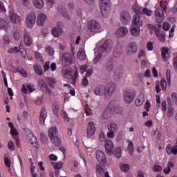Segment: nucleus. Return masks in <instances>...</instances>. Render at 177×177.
<instances>
[{
    "label": "nucleus",
    "instance_id": "nucleus-1",
    "mask_svg": "<svg viewBox=\"0 0 177 177\" xmlns=\"http://www.w3.org/2000/svg\"><path fill=\"white\" fill-rule=\"evenodd\" d=\"M133 12L136 15H134L132 19V26L142 27V26H143V20L140 18V16H142V7L134 6Z\"/></svg>",
    "mask_w": 177,
    "mask_h": 177
},
{
    "label": "nucleus",
    "instance_id": "nucleus-2",
    "mask_svg": "<svg viewBox=\"0 0 177 177\" xmlns=\"http://www.w3.org/2000/svg\"><path fill=\"white\" fill-rule=\"evenodd\" d=\"M110 0H100L101 13L104 17H109L111 13V8L110 7Z\"/></svg>",
    "mask_w": 177,
    "mask_h": 177
},
{
    "label": "nucleus",
    "instance_id": "nucleus-3",
    "mask_svg": "<svg viewBox=\"0 0 177 177\" xmlns=\"http://www.w3.org/2000/svg\"><path fill=\"white\" fill-rule=\"evenodd\" d=\"M88 30L90 32H93V34H99V32L103 31L102 25L96 20H91L88 22Z\"/></svg>",
    "mask_w": 177,
    "mask_h": 177
},
{
    "label": "nucleus",
    "instance_id": "nucleus-4",
    "mask_svg": "<svg viewBox=\"0 0 177 177\" xmlns=\"http://www.w3.org/2000/svg\"><path fill=\"white\" fill-rule=\"evenodd\" d=\"M63 77L64 78H66V80H71L73 85H75V82H77V80H78V77H80L78 69L76 68L74 73L71 70H66L63 72Z\"/></svg>",
    "mask_w": 177,
    "mask_h": 177
},
{
    "label": "nucleus",
    "instance_id": "nucleus-5",
    "mask_svg": "<svg viewBox=\"0 0 177 177\" xmlns=\"http://www.w3.org/2000/svg\"><path fill=\"white\" fill-rule=\"evenodd\" d=\"M26 25L28 28H32L37 22V15L35 12L28 13L25 18Z\"/></svg>",
    "mask_w": 177,
    "mask_h": 177
},
{
    "label": "nucleus",
    "instance_id": "nucleus-6",
    "mask_svg": "<svg viewBox=\"0 0 177 177\" xmlns=\"http://www.w3.org/2000/svg\"><path fill=\"white\" fill-rule=\"evenodd\" d=\"M112 49L113 41L109 39L104 42L103 44L98 48V52H100V53H103V52L109 53V52H111Z\"/></svg>",
    "mask_w": 177,
    "mask_h": 177
},
{
    "label": "nucleus",
    "instance_id": "nucleus-7",
    "mask_svg": "<svg viewBox=\"0 0 177 177\" xmlns=\"http://www.w3.org/2000/svg\"><path fill=\"white\" fill-rule=\"evenodd\" d=\"M120 20L124 26L129 24L131 21L132 20V17H131V13L128 10H123L120 13Z\"/></svg>",
    "mask_w": 177,
    "mask_h": 177
},
{
    "label": "nucleus",
    "instance_id": "nucleus-8",
    "mask_svg": "<svg viewBox=\"0 0 177 177\" xmlns=\"http://www.w3.org/2000/svg\"><path fill=\"white\" fill-rule=\"evenodd\" d=\"M116 88L117 86L114 82L108 83L105 86L106 97H111V96H113V95H114V92H115Z\"/></svg>",
    "mask_w": 177,
    "mask_h": 177
},
{
    "label": "nucleus",
    "instance_id": "nucleus-9",
    "mask_svg": "<svg viewBox=\"0 0 177 177\" xmlns=\"http://www.w3.org/2000/svg\"><path fill=\"white\" fill-rule=\"evenodd\" d=\"M74 60V55H72L69 53H66L62 55V63L64 66H70L73 64V61Z\"/></svg>",
    "mask_w": 177,
    "mask_h": 177
},
{
    "label": "nucleus",
    "instance_id": "nucleus-10",
    "mask_svg": "<svg viewBox=\"0 0 177 177\" xmlns=\"http://www.w3.org/2000/svg\"><path fill=\"white\" fill-rule=\"evenodd\" d=\"M9 17L12 24H21V17L15 12L10 10L9 12Z\"/></svg>",
    "mask_w": 177,
    "mask_h": 177
},
{
    "label": "nucleus",
    "instance_id": "nucleus-11",
    "mask_svg": "<svg viewBox=\"0 0 177 177\" xmlns=\"http://www.w3.org/2000/svg\"><path fill=\"white\" fill-rule=\"evenodd\" d=\"M126 52L128 55H133V53H136V52H138V44L135 41H132L127 44Z\"/></svg>",
    "mask_w": 177,
    "mask_h": 177
},
{
    "label": "nucleus",
    "instance_id": "nucleus-12",
    "mask_svg": "<svg viewBox=\"0 0 177 177\" xmlns=\"http://www.w3.org/2000/svg\"><path fill=\"white\" fill-rule=\"evenodd\" d=\"M96 160L100 164H107V158L104 152L97 150L95 153Z\"/></svg>",
    "mask_w": 177,
    "mask_h": 177
},
{
    "label": "nucleus",
    "instance_id": "nucleus-13",
    "mask_svg": "<svg viewBox=\"0 0 177 177\" xmlns=\"http://www.w3.org/2000/svg\"><path fill=\"white\" fill-rule=\"evenodd\" d=\"M155 16L157 23H162L165 16L164 15V10L157 8L155 11Z\"/></svg>",
    "mask_w": 177,
    "mask_h": 177
},
{
    "label": "nucleus",
    "instance_id": "nucleus-14",
    "mask_svg": "<svg viewBox=\"0 0 177 177\" xmlns=\"http://www.w3.org/2000/svg\"><path fill=\"white\" fill-rule=\"evenodd\" d=\"M93 92L95 95H97V96H104V97H106L105 86H102V85L97 86L94 88Z\"/></svg>",
    "mask_w": 177,
    "mask_h": 177
},
{
    "label": "nucleus",
    "instance_id": "nucleus-15",
    "mask_svg": "<svg viewBox=\"0 0 177 177\" xmlns=\"http://www.w3.org/2000/svg\"><path fill=\"white\" fill-rule=\"evenodd\" d=\"M129 30L128 28L125 26L119 28L115 32V36L118 38H124V37L127 36L128 34Z\"/></svg>",
    "mask_w": 177,
    "mask_h": 177
},
{
    "label": "nucleus",
    "instance_id": "nucleus-16",
    "mask_svg": "<svg viewBox=\"0 0 177 177\" xmlns=\"http://www.w3.org/2000/svg\"><path fill=\"white\" fill-rule=\"evenodd\" d=\"M135 99V95L131 91H126L124 92V100L125 103L129 104L133 102Z\"/></svg>",
    "mask_w": 177,
    "mask_h": 177
},
{
    "label": "nucleus",
    "instance_id": "nucleus-17",
    "mask_svg": "<svg viewBox=\"0 0 177 177\" xmlns=\"http://www.w3.org/2000/svg\"><path fill=\"white\" fill-rule=\"evenodd\" d=\"M105 150L106 151V154L109 156L113 155V152L114 151V144L111 140H106L105 143Z\"/></svg>",
    "mask_w": 177,
    "mask_h": 177
},
{
    "label": "nucleus",
    "instance_id": "nucleus-18",
    "mask_svg": "<svg viewBox=\"0 0 177 177\" xmlns=\"http://www.w3.org/2000/svg\"><path fill=\"white\" fill-rule=\"evenodd\" d=\"M106 110L110 111H115V113H120V111H122V108L118 106H115V102L112 101L109 103Z\"/></svg>",
    "mask_w": 177,
    "mask_h": 177
},
{
    "label": "nucleus",
    "instance_id": "nucleus-19",
    "mask_svg": "<svg viewBox=\"0 0 177 177\" xmlns=\"http://www.w3.org/2000/svg\"><path fill=\"white\" fill-rule=\"evenodd\" d=\"M57 27L58 28H53L51 31L52 35L55 38H58V37H60V35H62V34H63V29H62V28H60V22L57 23Z\"/></svg>",
    "mask_w": 177,
    "mask_h": 177
},
{
    "label": "nucleus",
    "instance_id": "nucleus-20",
    "mask_svg": "<svg viewBox=\"0 0 177 177\" xmlns=\"http://www.w3.org/2000/svg\"><path fill=\"white\" fill-rule=\"evenodd\" d=\"M46 19H48L46 15L44 13L39 14L37 19V26H44L45 24V21H46Z\"/></svg>",
    "mask_w": 177,
    "mask_h": 177
},
{
    "label": "nucleus",
    "instance_id": "nucleus-21",
    "mask_svg": "<svg viewBox=\"0 0 177 177\" xmlns=\"http://www.w3.org/2000/svg\"><path fill=\"white\" fill-rule=\"evenodd\" d=\"M161 56L165 62H167L169 57H171V53H169V49H168L167 47L162 48Z\"/></svg>",
    "mask_w": 177,
    "mask_h": 177
},
{
    "label": "nucleus",
    "instance_id": "nucleus-22",
    "mask_svg": "<svg viewBox=\"0 0 177 177\" xmlns=\"http://www.w3.org/2000/svg\"><path fill=\"white\" fill-rule=\"evenodd\" d=\"M95 123L92 122H88L86 131L88 136H93V135H95Z\"/></svg>",
    "mask_w": 177,
    "mask_h": 177
},
{
    "label": "nucleus",
    "instance_id": "nucleus-23",
    "mask_svg": "<svg viewBox=\"0 0 177 177\" xmlns=\"http://www.w3.org/2000/svg\"><path fill=\"white\" fill-rule=\"evenodd\" d=\"M166 151L169 156H171V154H174V156H176L177 145L172 147L171 144H169L166 147Z\"/></svg>",
    "mask_w": 177,
    "mask_h": 177
},
{
    "label": "nucleus",
    "instance_id": "nucleus-24",
    "mask_svg": "<svg viewBox=\"0 0 177 177\" xmlns=\"http://www.w3.org/2000/svg\"><path fill=\"white\" fill-rule=\"evenodd\" d=\"M122 55V46L118 44L114 47L113 55L114 57H120Z\"/></svg>",
    "mask_w": 177,
    "mask_h": 177
},
{
    "label": "nucleus",
    "instance_id": "nucleus-25",
    "mask_svg": "<svg viewBox=\"0 0 177 177\" xmlns=\"http://www.w3.org/2000/svg\"><path fill=\"white\" fill-rule=\"evenodd\" d=\"M47 115H48V113L46 112V109L43 108L40 112V116H39V122L41 125H45V120H46Z\"/></svg>",
    "mask_w": 177,
    "mask_h": 177
},
{
    "label": "nucleus",
    "instance_id": "nucleus-26",
    "mask_svg": "<svg viewBox=\"0 0 177 177\" xmlns=\"http://www.w3.org/2000/svg\"><path fill=\"white\" fill-rule=\"evenodd\" d=\"M24 42L26 46H31L32 45V37L30 34L25 33L24 35Z\"/></svg>",
    "mask_w": 177,
    "mask_h": 177
},
{
    "label": "nucleus",
    "instance_id": "nucleus-27",
    "mask_svg": "<svg viewBox=\"0 0 177 177\" xmlns=\"http://www.w3.org/2000/svg\"><path fill=\"white\" fill-rule=\"evenodd\" d=\"M130 34L133 35V37H139V35H140V27L132 25L130 28Z\"/></svg>",
    "mask_w": 177,
    "mask_h": 177
},
{
    "label": "nucleus",
    "instance_id": "nucleus-28",
    "mask_svg": "<svg viewBox=\"0 0 177 177\" xmlns=\"http://www.w3.org/2000/svg\"><path fill=\"white\" fill-rule=\"evenodd\" d=\"M127 143H129L127 145V150L129 154H130V156H133V153L135 152V148L133 147V142H132V141H131V140L129 139L127 140Z\"/></svg>",
    "mask_w": 177,
    "mask_h": 177
},
{
    "label": "nucleus",
    "instance_id": "nucleus-29",
    "mask_svg": "<svg viewBox=\"0 0 177 177\" xmlns=\"http://www.w3.org/2000/svg\"><path fill=\"white\" fill-rule=\"evenodd\" d=\"M57 10L58 12H59V13H62L65 19H67V20H70V15L66 12V8H64V6H59L57 8Z\"/></svg>",
    "mask_w": 177,
    "mask_h": 177
},
{
    "label": "nucleus",
    "instance_id": "nucleus-30",
    "mask_svg": "<svg viewBox=\"0 0 177 177\" xmlns=\"http://www.w3.org/2000/svg\"><path fill=\"white\" fill-rule=\"evenodd\" d=\"M175 164L173 162H169L167 165V167L163 169V173L165 175H169L171 172V168H174Z\"/></svg>",
    "mask_w": 177,
    "mask_h": 177
},
{
    "label": "nucleus",
    "instance_id": "nucleus-31",
    "mask_svg": "<svg viewBox=\"0 0 177 177\" xmlns=\"http://www.w3.org/2000/svg\"><path fill=\"white\" fill-rule=\"evenodd\" d=\"M48 136L50 138L57 136V128L56 127H52L48 130Z\"/></svg>",
    "mask_w": 177,
    "mask_h": 177
},
{
    "label": "nucleus",
    "instance_id": "nucleus-32",
    "mask_svg": "<svg viewBox=\"0 0 177 177\" xmlns=\"http://www.w3.org/2000/svg\"><path fill=\"white\" fill-rule=\"evenodd\" d=\"M114 75L117 78H121L122 75H124V68L122 67H118L115 70Z\"/></svg>",
    "mask_w": 177,
    "mask_h": 177
},
{
    "label": "nucleus",
    "instance_id": "nucleus-33",
    "mask_svg": "<svg viewBox=\"0 0 177 177\" xmlns=\"http://www.w3.org/2000/svg\"><path fill=\"white\" fill-rule=\"evenodd\" d=\"M32 3L37 9H42L44 8V0H32Z\"/></svg>",
    "mask_w": 177,
    "mask_h": 177
},
{
    "label": "nucleus",
    "instance_id": "nucleus-34",
    "mask_svg": "<svg viewBox=\"0 0 177 177\" xmlns=\"http://www.w3.org/2000/svg\"><path fill=\"white\" fill-rule=\"evenodd\" d=\"M33 68L35 70V73L37 74V75H42L44 71H42V67H41V65L35 64L33 66Z\"/></svg>",
    "mask_w": 177,
    "mask_h": 177
},
{
    "label": "nucleus",
    "instance_id": "nucleus-35",
    "mask_svg": "<svg viewBox=\"0 0 177 177\" xmlns=\"http://www.w3.org/2000/svg\"><path fill=\"white\" fill-rule=\"evenodd\" d=\"M8 127L10 129V133L12 137L17 136L19 135V132H17V130L15 128V125H13V123L9 122L8 123Z\"/></svg>",
    "mask_w": 177,
    "mask_h": 177
},
{
    "label": "nucleus",
    "instance_id": "nucleus-36",
    "mask_svg": "<svg viewBox=\"0 0 177 177\" xmlns=\"http://www.w3.org/2000/svg\"><path fill=\"white\" fill-rule=\"evenodd\" d=\"M108 129L112 132H117V131H118V125H117L115 122H111L110 124L108 125Z\"/></svg>",
    "mask_w": 177,
    "mask_h": 177
},
{
    "label": "nucleus",
    "instance_id": "nucleus-37",
    "mask_svg": "<svg viewBox=\"0 0 177 177\" xmlns=\"http://www.w3.org/2000/svg\"><path fill=\"white\" fill-rule=\"evenodd\" d=\"M77 57L80 60H85L86 59V54H85V50L84 49L80 48L77 53Z\"/></svg>",
    "mask_w": 177,
    "mask_h": 177
},
{
    "label": "nucleus",
    "instance_id": "nucleus-38",
    "mask_svg": "<svg viewBox=\"0 0 177 177\" xmlns=\"http://www.w3.org/2000/svg\"><path fill=\"white\" fill-rule=\"evenodd\" d=\"M46 82L49 85L50 88H53L56 84V79L53 77H47L46 78Z\"/></svg>",
    "mask_w": 177,
    "mask_h": 177
},
{
    "label": "nucleus",
    "instance_id": "nucleus-39",
    "mask_svg": "<svg viewBox=\"0 0 177 177\" xmlns=\"http://www.w3.org/2000/svg\"><path fill=\"white\" fill-rule=\"evenodd\" d=\"M50 139L52 143H53V145H55V146H60V145H62V140H60V138H59L57 136L52 137Z\"/></svg>",
    "mask_w": 177,
    "mask_h": 177
},
{
    "label": "nucleus",
    "instance_id": "nucleus-40",
    "mask_svg": "<svg viewBox=\"0 0 177 177\" xmlns=\"http://www.w3.org/2000/svg\"><path fill=\"white\" fill-rule=\"evenodd\" d=\"M8 27H9V24L6 22V21H5L4 19H0V28L1 30H5V31H6Z\"/></svg>",
    "mask_w": 177,
    "mask_h": 177
},
{
    "label": "nucleus",
    "instance_id": "nucleus-41",
    "mask_svg": "<svg viewBox=\"0 0 177 177\" xmlns=\"http://www.w3.org/2000/svg\"><path fill=\"white\" fill-rule=\"evenodd\" d=\"M143 102H145V95L141 94L136 100V105L138 106H142V104H143Z\"/></svg>",
    "mask_w": 177,
    "mask_h": 177
},
{
    "label": "nucleus",
    "instance_id": "nucleus-42",
    "mask_svg": "<svg viewBox=\"0 0 177 177\" xmlns=\"http://www.w3.org/2000/svg\"><path fill=\"white\" fill-rule=\"evenodd\" d=\"M106 68L107 71H113L114 68V61L110 60L106 62Z\"/></svg>",
    "mask_w": 177,
    "mask_h": 177
},
{
    "label": "nucleus",
    "instance_id": "nucleus-43",
    "mask_svg": "<svg viewBox=\"0 0 177 177\" xmlns=\"http://www.w3.org/2000/svg\"><path fill=\"white\" fill-rule=\"evenodd\" d=\"M155 34L160 42H165V35L164 33L160 32V30H158Z\"/></svg>",
    "mask_w": 177,
    "mask_h": 177
},
{
    "label": "nucleus",
    "instance_id": "nucleus-44",
    "mask_svg": "<svg viewBox=\"0 0 177 177\" xmlns=\"http://www.w3.org/2000/svg\"><path fill=\"white\" fill-rule=\"evenodd\" d=\"M148 30L150 31V34L153 35V32H155V34L158 31V28H156L153 25H151V24H147Z\"/></svg>",
    "mask_w": 177,
    "mask_h": 177
},
{
    "label": "nucleus",
    "instance_id": "nucleus-45",
    "mask_svg": "<svg viewBox=\"0 0 177 177\" xmlns=\"http://www.w3.org/2000/svg\"><path fill=\"white\" fill-rule=\"evenodd\" d=\"M96 172L99 175H103L104 174V169H103V167L102 165L97 164L95 166Z\"/></svg>",
    "mask_w": 177,
    "mask_h": 177
},
{
    "label": "nucleus",
    "instance_id": "nucleus-46",
    "mask_svg": "<svg viewBox=\"0 0 177 177\" xmlns=\"http://www.w3.org/2000/svg\"><path fill=\"white\" fill-rule=\"evenodd\" d=\"M142 12L143 13V15H145V16H151V15H153V11L150 9H148L147 8H142V10H141V15H142Z\"/></svg>",
    "mask_w": 177,
    "mask_h": 177
},
{
    "label": "nucleus",
    "instance_id": "nucleus-47",
    "mask_svg": "<svg viewBox=\"0 0 177 177\" xmlns=\"http://www.w3.org/2000/svg\"><path fill=\"white\" fill-rule=\"evenodd\" d=\"M167 5H168V3L167 2V0H160V6L159 9H162V10H167Z\"/></svg>",
    "mask_w": 177,
    "mask_h": 177
},
{
    "label": "nucleus",
    "instance_id": "nucleus-48",
    "mask_svg": "<svg viewBox=\"0 0 177 177\" xmlns=\"http://www.w3.org/2000/svg\"><path fill=\"white\" fill-rule=\"evenodd\" d=\"M30 142L34 147L38 148V142L37 141V138L35 136L32 135Z\"/></svg>",
    "mask_w": 177,
    "mask_h": 177
},
{
    "label": "nucleus",
    "instance_id": "nucleus-49",
    "mask_svg": "<svg viewBox=\"0 0 177 177\" xmlns=\"http://www.w3.org/2000/svg\"><path fill=\"white\" fill-rule=\"evenodd\" d=\"M166 77L168 86L171 87V70L167 69L166 72Z\"/></svg>",
    "mask_w": 177,
    "mask_h": 177
},
{
    "label": "nucleus",
    "instance_id": "nucleus-50",
    "mask_svg": "<svg viewBox=\"0 0 177 177\" xmlns=\"http://www.w3.org/2000/svg\"><path fill=\"white\" fill-rule=\"evenodd\" d=\"M45 50L47 52V53H48L50 56H53L55 55V50H53L50 46H47L45 48Z\"/></svg>",
    "mask_w": 177,
    "mask_h": 177
},
{
    "label": "nucleus",
    "instance_id": "nucleus-51",
    "mask_svg": "<svg viewBox=\"0 0 177 177\" xmlns=\"http://www.w3.org/2000/svg\"><path fill=\"white\" fill-rule=\"evenodd\" d=\"M17 72L19 73L23 77L27 78L28 73L23 68H17Z\"/></svg>",
    "mask_w": 177,
    "mask_h": 177
},
{
    "label": "nucleus",
    "instance_id": "nucleus-52",
    "mask_svg": "<svg viewBox=\"0 0 177 177\" xmlns=\"http://www.w3.org/2000/svg\"><path fill=\"white\" fill-rule=\"evenodd\" d=\"M120 168L121 171H123V172H128V171H129L130 167L128 164H122L120 165Z\"/></svg>",
    "mask_w": 177,
    "mask_h": 177
},
{
    "label": "nucleus",
    "instance_id": "nucleus-53",
    "mask_svg": "<svg viewBox=\"0 0 177 177\" xmlns=\"http://www.w3.org/2000/svg\"><path fill=\"white\" fill-rule=\"evenodd\" d=\"M35 56L37 60H39V62H44V56H42V54H41V53L38 51H35Z\"/></svg>",
    "mask_w": 177,
    "mask_h": 177
},
{
    "label": "nucleus",
    "instance_id": "nucleus-54",
    "mask_svg": "<svg viewBox=\"0 0 177 177\" xmlns=\"http://www.w3.org/2000/svg\"><path fill=\"white\" fill-rule=\"evenodd\" d=\"M115 156L118 158H120V157L122 156V151H121V147H118L115 150Z\"/></svg>",
    "mask_w": 177,
    "mask_h": 177
},
{
    "label": "nucleus",
    "instance_id": "nucleus-55",
    "mask_svg": "<svg viewBox=\"0 0 177 177\" xmlns=\"http://www.w3.org/2000/svg\"><path fill=\"white\" fill-rule=\"evenodd\" d=\"M53 165L55 169H62V168H63V162H59L56 163L53 162Z\"/></svg>",
    "mask_w": 177,
    "mask_h": 177
},
{
    "label": "nucleus",
    "instance_id": "nucleus-56",
    "mask_svg": "<svg viewBox=\"0 0 177 177\" xmlns=\"http://www.w3.org/2000/svg\"><path fill=\"white\" fill-rule=\"evenodd\" d=\"M4 164L6 167H8V168H10L12 165V162L10 161V159L9 158H7L6 156L4 157Z\"/></svg>",
    "mask_w": 177,
    "mask_h": 177
},
{
    "label": "nucleus",
    "instance_id": "nucleus-57",
    "mask_svg": "<svg viewBox=\"0 0 177 177\" xmlns=\"http://www.w3.org/2000/svg\"><path fill=\"white\" fill-rule=\"evenodd\" d=\"M33 164L34 163L31 162L30 172H31L32 177L38 176V175L35 173V166H34Z\"/></svg>",
    "mask_w": 177,
    "mask_h": 177
},
{
    "label": "nucleus",
    "instance_id": "nucleus-58",
    "mask_svg": "<svg viewBox=\"0 0 177 177\" xmlns=\"http://www.w3.org/2000/svg\"><path fill=\"white\" fill-rule=\"evenodd\" d=\"M160 85L162 91H167V80L165 78L161 80Z\"/></svg>",
    "mask_w": 177,
    "mask_h": 177
},
{
    "label": "nucleus",
    "instance_id": "nucleus-59",
    "mask_svg": "<svg viewBox=\"0 0 177 177\" xmlns=\"http://www.w3.org/2000/svg\"><path fill=\"white\" fill-rule=\"evenodd\" d=\"M43 67H44V73H46V71H48V70L50 68V62L49 61L46 62Z\"/></svg>",
    "mask_w": 177,
    "mask_h": 177
},
{
    "label": "nucleus",
    "instance_id": "nucleus-60",
    "mask_svg": "<svg viewBox=\"0 0 177 177\" xmlns=\"http://www.w3.org/2000/svg\"><path fill=\"white\" fill-rule=\"evenodd\" d=\"M8 147L9 149V150H15V143L13 142V141L12 140H9L8 143Z\"/></svg>",
    "mask_w": 177,
    "mask_h": 177
},
{
    "label": "nucleus",
    "instance_id": "nucleus-61",
    "mask_svg": "<svg viewBox=\"0 0 177 177\" xmlns=\"http://www.w3.org/2000/svg\"><path fill=\"white\" fill-rule=\"evenodd\" d=\"M174 109H172L171 107L169 108L167 111V117H169V118L174 117Z\"/></svg>",
    "mask_w": 177,
    "mask_h": 177
},
{
    "label": "nucleus",
    "instance_id": "nucleus-62",
    "mask_svg": "<svg viewBox=\"0 0 177 177\" xmlns=\"http://www.w3.org/2000/svg\"><path fill=\"white\" fill-rule=\"evenodd\" d=\"M8 53H19V48L14 47L8 49Z\"/></svg>",
    "mask_w": 177,
    "mask_h": 177
},
{
    "label": "nucleus",
    "instance_id": "nucleus-63",
    "mask_svg": "<svg viewBox=\"0 0 177 177\" xmlns=\"http://www.w3.org/2000/svg\"><path fill=\"white\" fill-rule=\"evenodd\" d=\"M40 139L43 143H48V137L46 135L41 133L40 136Z\"/></svg>",
    "mask_w": 177,
    "mask_h": 177
},
{
    "label": "nucleus",
    "instance_id": "nucleus-64",
    "mask_svg": "<svg viewBox=\"0 0 177 177\" xmlns=\"http://www.w3.org/2000/svg\"><path fill=\"white\" fill-rule=\"evenodd\" d=\"M38 84L40 88H46V84H45V81L43 79L39 80Z\"/></svg>",
    "mask_w": 177,
    "mask_h": 177
}]
</instances>
